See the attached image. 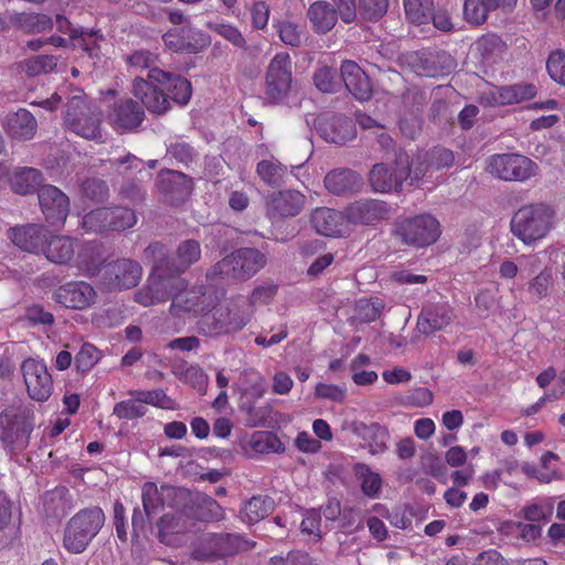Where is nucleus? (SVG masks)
Segmentation results:
<instances>
[{
    "label": "nucleus",
    "instance_id": "1",
    "mask_svg": "<svg viewBox=\"0 0 565 565\" xmlns=\"http://www.w3.org/2000/svg\"><path fill=\"white\" fill-rule=\"evenodd\" d=\"M148 79L136 77L131 93L149 111L163 114L169 108L167 96L154 87L156 84L163 86L173 102L180 105L189 103L192 87L188 79L160 68H151L148 72Z\"/></svg>",
    "mask_w": 565,
    "mask_h": 565
},
{
    "label": "nucleus",
    "instance_id": "2",
    "mask_svg": "<svg viewBox=\"0 0 565 565\" xmlns=\"http://www.w3.org/2000/svg\"><path fill=\"white\" fill-rule=\"evenodd\" d=\"M145 258L152 263L153 268L146 285L135 292V301L150 307L172 299L174 291L183 286V280L169 273L166 246L158 242L150 244L145 249Z\"/></svg>",
    "mask_w": 565,
    "mask_h": 565
},
{
    "label": "nucleus",
    "instance_id": "3",
    "mask_svg": "<svg viewBox=\"0 0 565 565\" xmlns=\"http://www.w3.org/2000/svg\"><path fill=\"white\" fill-rule=\"evenodd\" d=\"M554 220L555 212L551 206L542 203L529 204L514 213L511 231L524 244L531 245L550 233Z\"/></svg>",
    "mask_w": 565,
    "mask_h": 565
},
{
    "label": "nucleus",
    "instance_id": "4",
    "mask_svg": "<svg viewBox=\"0 0 565 565\" xmlns=\"http://www.w3.org/2000/svg\"><path fill=\"white\" fill-rule=\"evenodd\" d=\"M100 121V109L87 100L83 92L77 90L67 98L64 122L70 130L86 139H98L102 137Z\"/></svg>",
    "mask_w": 565,
    "mask_h": 565
},
{
    "label": "nucleus",
    "instance_id": "5",
    "mask_svg": "<svg viewBox=\"0 0 565 565\" xmlns=\"http://www.w3.org/2000/svg\"><path fill=\"white\" fill-rule=\"evenodd\" d=\"M104 522L105 514L98 507L78 511L65 527L64 547L71 553H82L98 534Z\"/></svg>",
    "mask_w": 565,
    "mask_h": 565
},
{
    "label": "nucleus",
    "instance_id": "6",
    "mask_svg": "<svg viewBox=\"0 0 565 565\" xmlns=\"http://www.w3.org/2000/svg\"><path fill=\"white\" fill-rule=\"evenodd\" d=\"M395 231L405 244L422 248L433 245L439 238L440 224L430 214H419L399 221Z\"/></svg>",
    "mask_w": 565,
    "mask_h": 565
},
{
    "label": "nucleus",
    "instance_id": "7",
    "mask_svg": "<svg viewBox=\"0 0 565 565\" xmlns=\"http://www.w3.org/2000/svg\"><path fill=\"white\" fill-rule=\"evenodd\" d=\"M486 170L503 181H525L537 174V164L527 157L516 153L491 156L487 160Z\"/></svg>",
    "mask_w": 565,
    "mask_h": 565
},
{
    "label": "nucleus",
    "instance_id": "8",
    "mask_svg": "<svg viewBox=\"0 0 565 565\" xmlns=\"http://www.w3.org/2000/svg\"><path fill=\"white\" fill-rule=\"evenodd\" d=\"M33 429L26 411L7 409L0 414V439L10 451L25 449Z\"/></svg>",
    "mask_w": 565,
    "mask_h": 565
},
{
    "label": "nucleus",
    "instance_id": "9",
    "mask_svg": "<svg viewBox=\"0 0 565 565\" xmlns=\"http://www.w3.org/2000/svg\"><path fill=\"white\" fill-rule=\"evenodd\" d=\"M215 292L206 287L184 290V285L175 290L170 306V313L175 317L184 315L202 316V319L214 308Z\"/></svg>",
    "mask_w": 565,
    "mask_h": 565
},
{
    "label": "nucleus",
    "instance_id": "10",
    "mask_svg": "<svg viewBox=\"0 0 565 565\" xmlns=\"http://www.w3.org/2000/svg\"><path fill=\"white\" fill-rule=\"evenodd\" d=\"M413 171L405 152L399 151L393 167L384 163L374 164L370 172V183L374 191L387 193L397 191L408 178L412 180Z\"/></svg>",
    "mask_w": 565,
    "mask_h": 565
},
{
    "label": "nucleus",
    "instance_id": "11",
    "mask_svg": "<svg viewBox=\"0 0 565 565\" xmlns=\"http://www.w3.org/2000/svg\"><path fill=\"white\" fill-rule=\"evenodd\" d=\"M142 275L141 266L129 258L108 263L100 270V282L109 291L129 289L138 285Z\"/></svg>",
    "mask_w": 565,
    "mask_h": 565
},
{
    "label": "nucleus",
    "instance_id": "12",
    "mask_svg": "<svg viewBox=\"0 0 565 565\" xmlns=\"http://www.w3.org/2000/svg\"><path fill=\"white\" fill-rule=\"evenodd\" d=\"M242 543V539L233 534H205L199 540L191 556L198 561L213 562L233 555Z\"/></svg>",
    "mask_w": 565,
    "mask_h": 565
},
{
    "label": "nucleus",
    "instance_id": "13",
    "mask_svg": "<svg viewBox=\"0 0 565 565\" xmlns=\"http://www.w3.org/2000/svg\"><path fill=\"white\" fill-rule=\"evenodd\" d=\"M21 372L28 395L35 402H45L53 392V380L43 361L26 359L21 364Z\"/></svg>",
    "mask_w": 565,
    "mask_h": 565
},
{
    "label": "nucleus",
    "instance_id": "14",
    "mask_svg": "<svg viewBox=\"0 0 565 565\" xmlns=\"http://www.w3.org/2000/svg\"><path fill=\"white\" fill-rule=\"evenodd\" d=\"M292 65L289 54L278 53L270 61L266 74L267 93L274 99L287 95L292 82Z\"/></svg>",
    "mask_w": 565,
    "mask_h": 565
},
{
    "label": "nucleus",
    "instance_id": "15",
    "mask_svg": "<svg viewBox=\"0 0 565 565\" xmlns=\"http://www.w3.org/2000/svg\"><path fill=\"white\" fill-rule=\"evenodd\" d=\"M536 88L532 84H515L511 86H492L480 96V103L494 107L519 104L535 96Z\"/></svg>",
    "mask_w": 565,
    "mask_h": 565
},
{
    "label": "nucleus",
    "instance_id": "16",
    "mask_svg": "<svg viewBox=\"0 0 565 565\" xmlns=\"http://www.w3.org/2000/svg\"><path fill=\"white\" fill-rule=\"evenodd\" d=\"M38 195L46 221L52 225L64 224L70 212L67 195L54 185L41 186Z\"/></svg>",
    "mask_w": 565,
    "mask_h": 565
},
{
    "label": "nucleus",
    "instance_id": "17",
    "mask_svg": "<svg viewBox=\"0 0 565 565\" xmlns=\"http://www.w3.org/2000/svg\"><path fill=\"white\" fill-rule=\"evenodd\" d=\"M96 291L86 281H71L58 287L54 292V299L62 306L71 309L83 310L90 307L96 300Z\"/></svg>",
    "mask_w": 565,
    "mask_h": 565
},
{
    "label": "nucleus",
    "instance_id": "18",
    "mask_svg": "<svg viewBox=\"0 0 565 565\" xmlns=\"http://www.w3.org/2000/svg\"><path fill=\"white\" fill-rule=\"evenodd\" d=\"M202 328L209 334L221 332H231L243 328V316L237 310H232L227 306L214 305V308L202 319Z\"/></svg>",
    "mask_w": 565,
    "mask_h": 565
},
{
    "label": "nucleus",
    "instance_id": "19",
    "mask_svg": "<svg viewBox=\"0 0 565 565\" xmlns=\"http://www.w3.org/2000/svg\"><path fill=\"white\" fill-rule=\"evenodd\" d=\"M454 318V309L447 302L430 303L422 309L417 328L424 334H431L448 327Z\"/></svg>",
    "mask_w": 565,
    "mask_h": 565
},
{
    "label": "nucleus",
    "instance_id": "20",
    "mask_svg": "<svg viewBox=\"0 0 565 565\" xmlns=\"http://www.w3.org/2000/svg\"><path fill=\"white\" fill-rule=\"evenodd\" d=\"M317 130L328 142L345 143L355 138L356 131L352 121L345 117H320L317 121Z\"/></svg>",
    "mask_w": 565,
    "mask_h": 565
},
{
    "label": "nucleus",
    "instance_id": "21",
    "mask_svg": "<svg viewBox=\"0 0 565 565\" xmlns=\"http://www.w3.org/2000/svg\"><path fill=\"white\" fill-rule=\"evenodd\" d=\"M311 224L317 233L339 237L348 233L345 215L328 207L316 209L311 214Z\"/></svg>",
    "mask_w": 565,
    "mask_h": 565
},
{
    "label": "nucleus",
    "instance_id": "22",
    "mask_svg": "<svg viewBox=\"0 0 565 565\" xmlns=\"http://www.w3.org/2000/svg\"><path fill=\"white\" fill-rule=\"evenodd\" d=\"M454 160L452 151L445 148L433 149L425 154L424 160L418 158L416 162H412V183L419 182L426 175L430 178L434 171L451 167Z\"/></svg>",
    "mask_w": 565,
    "mask_h": 565
},
{
    "label": "nucleus",
    "instance_id": "23",
    "mask_svg": "<svg viewBox=\"0 0 565 565\" xmlns=\"http://www.w3.org/2000/svg\"><path fill=\"white\" fill-rule=\"evenodd\" d=\"M341 75L348 90L361 102L372 96V85L365 72L353 61H345L341 65Z\"/></svg>",
    "mask_w": 565,
    "mask_h": 565
},
{
    "label": "nucleus",
    "instance_id": "24",
    "mask_svg": "<svg viewBox=\"0 0 565 565\" xmlns=\"http://www.w3.org/2000/svg\"><path fill=\"white\" fill-rule=\"evenodd\" d=\"M10 238L19 248L34 254L44 250L49 232L46 228L35 224H29L11 228Z\"/></svg>",
    "mask_w": 565,
    "mask_h": 565
},
{
    "label": "nucleus",
    "instance_id": "25",
    "mask_svg": "<svg viewBox=\"0 0 565 565\" xmlns=\"http://www.w3.org/2000/svg\"><path fill=\"white\" fill-rule=\"evenodd\" d=\"M143 107L130 98L121 99L114 105L109 121L115 129H134L143 120Z\"/></svg>",
    "mask_w": 565,
    "mask_h": 565
},
{
    "label": "nucleus",
    "instance_id": "26",
    "mask_svg": "<svg viewBox=\"0 0 565 565\" xmlns=\"http://www.w3.org/2000/svg\"><path fill=\"white\" fill-rule=\"evenodd\" d=\"M306 204V196L295 190L281 191L274 194L268 203L271 216L289 217L298 215Z\"/></svg>",
    "mask_w": 565,
    "mask_h": 565
},
{
    "label": "nucleus",
    "instance_id": "27",
    "mask_svg": "<svg viewBox=\"0 0 565 565\" xmlns=\"http://www.w3.org/2000/svg\"><path fill=\"white\" fill-rule=\"evenodd\" d=\"M388 213L387 205L382 201L365 200L352 203L347 209L345 218L349 223L369 224L384 218Z\"/></svg>",
    "mask_w": 565,
    "mask_h": 565
},
{
    "label": "nucleus",
    "instance_id": "28",
    "mask_svg": "<svg viewBox=\"0 0 565 565\" xmlns=\"http://www.w3.org/2000/svg\"><path fill=\"white\" fill-rule=\"evenodd\" d=\"M192 522L183 513L164 514L159 521V537L167 545L181 544V535L186 533Z\"/></svg>",
    "mask_w": 565,
    "mask_h": 565
},
{
    "label": "nucleus",
    "instance_id": "29",
    "mask_svg": "<svg viewBox=\"0 0 565 565\" xmlns=\"http://www.w3.org/2000/svg\"><path fill=\"white\" fill-rule=\"evenodd\" d=\"M36 128L35 117L26 109L21 108L7 116L6 130L14 139L30 140L34 137Z\"/></svg>",
    "mask_w": 565,
    "mask_h": 565
},
{
    "label": "nucleus",
    "instance_id": "30",
    "mask_svg": "<svg viewBox=\"0 0 565 565\" xmlns=\"http://www.w3.org/2000/svg\"><path fill=\"white\" fill-rule=\"evenodd\" d=\"M200 256V244L194 239L184 241L179 245L173 258H169L166 250V259L169 264L168 270L177 276V274L185 271L192 264L198 262Z\"/></svg>",
    "mask_w": 565,
    "mask_h": 565
},
{
    "label": "nucleus",
    "instance_id": "31",
    "mask_svg": "<svg viewBox=\"0 0 565 565\" xmlns=\"http://www.w3.org/2000/svg\"><path fill=\"white\" fill-rule=\"evenodd\" d=\"M42 253L50 262L66 265L73 259L75 254L74 241L68 236H47Z\"/></svg>",
    "mask_w": 565,
    "mask_h": 565
},
{
    "label": "nucleus",
    "instance_id": "32",
    "mask_svg": "<svg viewBox=\"0 0 565 565\" xmlns=\"http://www.w3.org/2000/svg\"><path fill=\"white\" fill-rule=\"evenodd\" d=\"M9 22L24 33H42L53 28V20L44 13H11Z\"/></svg>",
    "mask_w": 565,
    "mask_h": 565
},
{
    "label": "nucleus",
    "instance_id": "33",
    "mask_svg": "<svg viewBox=\"0 0 565 565\" xmlns=\"http://www.w3.org/2000/svg\"><path fill=\"white\" fill-rule=\"evenodd\" d=\"M192 31L190 29L171 30L163 35V42L167 47L174 52L195 53L206 45L202 34L194 42L191 41Z\"/></svg>",
    "mask_w": 565,
    "mask_h": 565
},
{
    "label": "nucleus",
    "instance_id": "34",
    "mask_svg": "<svg viewBox=\"0 0 565 565\" xmlns=\"http://www.w3.org/2000/svg\"><path fill=\"white\" fill-rule=\"evenodd\" d=\"M308 18L313 29L319 33L330 31L338 20L333 6L327 1L313 2L308 9Z\"/></svg>",
    "mask_w": 565,
    "mask_h": 565
},
{
    "label": "nucleus",
    "instance_id": "35",
    "mask_svg": "<svg viewBox=\"0 0 565 565\" xmlns=\"http://www.w3.org/2000/svg\"><path fill=\"white\" fill-rule=\"evenodd\" d=\"M247 252L238 249L218 262L213 274L222 278L244 279Z\"/></svg>",
    "mask_w": 565,
    "mask_h": 565
},
{
    "label": "nucleus",
    "instance_id": "36",
    "mask_svg": "<svg viewBox=\"0 0 565 565\" xmlns=\"http://www.w3.org/2000/svg\"><path fill=\"white\" fill-rule=\"evenodd\" d=\"M327 190L333 194H344L361 185L360 177L348 169H337L324 178Z\"/></svg>",
    "mask_w": 565,
    "mask_h": 565
},
{
    "label": "nucleus",
    "instance_id": "37",
    "mask_svg": "<svg viewBox=\"0 0 565 565\" xmlns=\"http://www.w3.org/2000/svg\"><path fill=\"white\" fill-rule=\"evenodd\" d=\"M354 431L363 438L365 441L364 447L370 454L379 455L385 451L388 434L383 427L360 424L354 428Z\"/></svg>",
    "mask_w": 565,
    "mask_h": 565
},
{
    "label": "nucleus",
    "instance_id": "38",
    "mask_svg": "<svg viewBox=\"0 0 565 565\" xmlns=\"http://www.w3.org/2000/svg\"><path fill=\"white\" fill-rule=\"evenodd\" d=\"M41 182V172L34 168H18L11 175L12 190L23 195L38 190Z\"/></svg>",
    "mask_w": 565,
    "mask_h": 565
},
{
    "label": "nucleus",
    "instance_id": "39",
    "mask_svg": "<svg viewBox=\"0 0 565 565\" xmlns=\"http://www.w3.org/2000/svg\"><path fill=\"white\" fill-rule=\"evenodd\" d=\"M406 19L413 24H425L430 21L434 0H403Z\"/></svg>",
    "mask_w": 565,
    "mask_h": 565
},
{
    "label": "nucleus",
    "instance_id": "40",
    "mask_svg": "<svg viewBox=\"0 0 565 565\" xmlns=\"http://www.w3.org/2000/svg\"><path fill=\"white\" fill-rule=\"evenodd\" d=\"M354 472L361 481L362 492L370 498H376L382 488L381 476L365 463H356Z\"/></svg>",
    "mask_w": 565,
    "mask_h": 565
},
{
    "label": "nucleus",
    "instance_id": "41",
    "mask_svg": "<svg viewBox=\"0 0 565 565\" xmlns=\"http://www.w3.org/2000/svg\"><path fill=\"white\" fill-rule=\"evenodd\" d=\"M249 446L259 454L284 452L285 446L280 439L270 431H256L249 438Z\"/></svg>",
    "mask_w": 565,
    "mask_h": 565
},
{
    "label": "nucleus",
    "instance_id": "42",
    "mask_svg": "<svg viewBox=\"0 0 565 565\" xmlns=\"http://www.w3.org/2000/svg\"><path fill=\"white\" fill-rule=\"evenodd\" d=\"M554 280L552 268L545 267L529 281L527 291L536 300L544 299L551 294Z\"/></svg>",
    "mask_w": 565,
    "mask_h": 565
},
{
    "label": "nucleus",
    "instance_id": "43",
    "mask_svg": "<svg viewBox=\"0 0 565 565\" xmlns=\"http://www.w3.org/2000/svg\"><path fill=\"white\" fill-rule=\"evenodd\" d=\"M105 36L99 30L82 28L78 40L74 41L72 46H79L90 57H99L102 43Z\"/></svg>",
    "mask_w": 565,
    "mask_h": 565
},
{
    "label": "nucleus",
    "instance_id": "44",
    "mask_svg": "<svg viewBox=\"0 0 565 565\" xmlns=\"http://www.w3.org/2000/svg\"><path fill=\"white\" fill-rule=\"evenodd\" d=\"M110 215L108 216V231H124L132 227L137 222L135 212L127 207H107Z\"/></svg>",
    "mask_w": 565,
    "mask_h": 565
},
{
    "label": "nucleus",
    "instance_id": "45",
    "mask_svg": "<svg viewBox=\"0 0 565 565\" xmlns=\"http://www.w3.org/2000/svg\"><path fill=\"white\" fill-rule=\"evenodd\" d=\"M147 407L142 405L138 396L117 403L114 407V415L120 419L132 420L145 416Z\"/></svg>",
    "mask_w": 565,
    "mask_h": 565
},
{
    "label": "nucleus",
    "instance_id": "46",
    "mask_svg": "<svg viewBox=\"0 0 565 565\" xmlns=\"http://www.w3.org/2000/svg\"><path fill=\"white\" fill-rule=\"evenodd\" d=\"M142 505L148 516L163 507L162 486L158 488L153 482H146L142 486Z\"/></svg>",
    "mask_w": 565,
    "mask_h": 565
},
{
    "label": "nucleus",
    "instance_id": "47",
    "mask_svg": "<svg viewBox=\"0 0 565 565\" xmlns=\"http://www.w3.org/2000/svg\"><path fill=\"white\" fill-rule=\"evenodd\" d=\"M525 520L534 523L545 522L553 513V504L548 499L532 502L522 510Z\"/></svg>",
    "mask_w": 565,
    "mask_h": 565
},
{
    "label": "nucleus",
    "instance_id": "48",
    "mask_svg": "<svg viewBox=\"0 0 565 565\" xmlns=\"http://www.w3.org/2000/svg\"><path fill=\"white\" fill-rule=\"evenodd\" d=\"M174 373L185 384L191 385L202 393L205 392L209 379L199 365H189L185 366L182 371H175Z\"/></svg>",
    "mask_w": 565,
    "mask_h": 565
},
{
    "label": "nucleus",
    "instance_id": "49",
    "mask_svg": "<svg viewBox=\"0 0 565 565\" xmlns=\"http://www.w3.org/2000/svg\"><path fill=\"white\" fill-rule=\"evenodd\" d=\"M125 62L135 71L149 70L150 72L151 68H158V55L147 50H138L126 55Z\"/></svg>",
    "mask_w": 565,
    "mask_h": 565
},
{
    "label": "nucleus",
    "instance_id": "50",
    "mask_svg": "<svg viewBox=\"0 0 565 565\" xmlns=\"http://www.w3.org/2000/svg\"><path fill=\"white\" fill-rule=\"evenodd\" d=\"M99 263L100 256L94 244H85L78 252L77 266L88 275H95L97 273Z\"/></svg>",
    "mask_w": 565,
    "mask_h": 565
},
{
    "label": "nucleus",
    "instance_id": "51",
    "mask_svg": "<svg viewBox=\"0 0 565 565\" xmlns=\"http://www.w3.org/2000/svg\"><path fill=\"white\" fill-rule=\"evenodd\" d=\"M161 188L164 192L177 191L180 195H188L190 193V183L183 173L169 171L167 174L161 175Z\"/></svg>",
    "mask_w": 565,
    "mask_h": 565
},
{
    "label": "nucleus",
    "instance_id": "52",
    "mask_svg": "<svg viewBox=\"0 0 565 565\" xmlns=\"http://www.w3.org/2000/svg\"><path fill=\"white\" fill-rule=\"evenodd\" d=\"M110 212H108L107 207H100L90 211L85 214L82 221V226L88 232H104L108 231L109 223L108 216Z\"/></svg>",
    "mask_w": 565,
    "mask_h": 565
},
{
    "label": "nucleus",
    "instance_id": "53",
    "mask_svg": "<svg viewBox=\"0 0 565 565\" xmlns=\"http://www.w3.org/2000/svg\"><path fill=\"white\" fill-rule=\"evenodd\" d=\"M275 503L268 495H255L249 499V524L265 519L273 510Z\"/></svg>",
    "mask_w": 565,
    "mask_h": 565
},
{
    "label": "nucleus",
    "instance_id": "54",
    "mask_svg": "<svg viewBox=\"0 0 565 565\" xmlns=\"http://www.w3.org/2000/svg\"><path fill=\"white\" fill-rule=\"evenodd\" d=\"M130 396H138L142 405H152L160 408H171L172 401L162 390L131 391Z\"/></svg>",
    "mask_w": 565,
    "mask_h": 565
},
{
    "label": "nucleus",
    "instance_id": "55",
    "mask_svg": "<svg viewBox=\"0 0 565 565\" xmlns=\"http://www.w3.org/2000/svg\"><path fill=\"white\" fill-rule=\"evenodd\" d=\"M316 87L322 93H333L340 86L335 70L323 66L313 76Z\"/></svg>",
    "mask_w": 565,
    "mask_h": 565
},
{
    "label": "nucleus",
    "instance_id": "56",
    "mask_svg": "<svg viewBox=\"0 0 565 565\" xmlns=\"http://www.w3.org/2000/svg\"><path fill=\"white\" fill-rule=\"evenodd\" d=\"M494 10L482 0H466L463 13L468 22L481 24L486 21L488 12Z\"/></svg>",
    "mask_w": 565,
    "mask_h": 565
},
{
    "label": "nucleus",
    "instance_id": "57",
    "mask_svg": "<svg viewBox=\"0 0 565 565\" xmlns=\"http://www.w3.org/2000/svg\"><path fill=\"white\" fill-rule=\"evenodd\" d=\"M257 173L263 181L268 184H274L281 180L285 171L277 160L268 159L257 164Z\"/></svg>",
    "mask_w": 565,
    "mask_h": 565
},
{
    "label": "nucleus",
    "instance_id": "58",
    "mask_svg": "<svg viewBox=\"0 0 565 565\" xmlns=\"http://www.w3.org/2000/svg\"><path fill=\"white\" fill-rule=\"evenodd\" d=\"M100 359V352L90 343H84L75 356L77 370L89 371Z\"/></svg>",
    "mask_w": 565,
    "mask_h": 565
},
{
    "label": "nucleus",
    "instance_id": "59",
    "mask_svg": "<svg viewBox=\"0 0 565 565\" xmlns=\"http://www.w3.org/2000/svg\"><path fill=\"white\" fill-rule=\"evenodd\" d=\"M546 68L551 78L562 85H565V53L556 51L551 53L546 62Z\"/></svg>",
    "mask_w": 565,
    "mask_h": 565
},
{
    "label": "nucleus",
    "instance_id": "60",
    "mask_svg": "<svg viewBox=\"0 0 565 565\" xmlns=\"http://www.w3.org/2000/svg\"><path fill=\"white\" fill-rule=\"evenodd\" d=\"M363 15L369 20L382 18L388 9V0H360Z\"/></svg>",
    "mask_w": 565,
    "mask_h": 565
},
{
    "label": "nucleus",
    "instance_id": "61",
    "mask_svg": "<svg viewBox=\"0 0 565 565\" xmlns=\"http://www.w3.org/2000/svg\"><path fill=\"white\" fill-rule=\"evenodd\" d=\"M56 67V58L51 55H39L28 61V72L31 75L49 73Z\"/></svg>",
    "mask_w": 565,
    "mask_h": 565
},
{
    "label": "nucleus",
    "instance_id": "62",
    "mask_svg": "<svg viewBox=\"0 0 565 565\" xmlns=\"http://www.w3.org/2000/svg\"><path fill=\"white\" fill-rule=\"evenodd\" d=\"M23 320L31 324H52L54 317L51 312L45 311L42 306L33 305L26 308Z\"/></svg>",
    "mask_w": 565,
    "mask_h": 565
},
{
    "label": "nucleus",
    "instance_id": "63",
    "mask_svg": "<svg viewBox=\"0 0 565 565\" xmlns=\"http://www.w3.org/2000/svg\"><path fill=\"white\" fill-rule=\"evenodd\" d=\"M315 395L318 398L342 402L345 397V390L334 384L318 383Z\"/></svg>",
    "mask_w": 565,
    "mask_h": 565
},
{
    "label": "nucleus",
    "instance_id": "64",
    "mask_svg": "<svg viewBox=\"0 0 565 565\" xmlns=\"http://www.w3.org/2000/svg\"><path fill=\"white\" fill-rule=\"evenodd\" d=\"M271 565H316L310 556L303 552H290L286 557L275 556L270 559Z\"/></svg>",
    "mask_w": 565,
    "mask_h": 565
}]
</instances>
